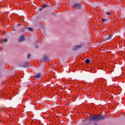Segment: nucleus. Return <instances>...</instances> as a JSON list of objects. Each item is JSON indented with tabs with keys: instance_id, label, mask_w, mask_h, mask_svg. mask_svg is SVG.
I'll list each match as a JSON object with an SVG mask.
<instances>
[{
	"instance_id": "1",
	"label": "nucleus",
	"mask_w": 125,
	"mask_h": 125,
	"mask_svg": "<svg viewBox=\"0 0 125 125\" xmlns=\"http://www.w3.org/2000/svg\"><path fill=\"white\" fill-rule=\"evenodd\" d=\"M106 117L104 115H96L95 116L90 117V120L91 121H94V122H98V121H102L105 120Z\"/></svg>"
},
{
	"instance_id": "2",
	"label": "nucleus",
	"mask_w": 125,
	"mask_h": 125,
	"mask_svg": "<svg viewBox=\"0 0 125 125\" xmlns=\"http://www.w3.org/2000/svg\"><path fill=\"white\" fill-rule=\"evenodd\" d=\"M73 5L77 9H82V8H83V6H82L81 3H76L74 4Z\"/></svg>"
},
{
	"instance_id": "3",
	"label": "nucleus",
	"mask_w": 125,
	"mask_h": 125,
	"mask_svg": "<svg viewBox=\"0 0 125 125\" xmlns=\"http://www.w3.org/2000/svg\"><path fill=\"white\" fill-rule=\"evenodd\" d=\"M112 38H113V34H110L107 38H104L103 39V42H109V41H111L112 39Z\"/></svg>"
},
{
	"instance_id": "4",
	"label": "nucleus",
	"mask_w": 125,
	"mask_h": 125,
	"mask_svg": "<svg viewBox=\"0 0 125 125\" xmlns=\"http://www.w3.org/2000/svg\"><path fill=\"white\" fill-rule=\"evenodd\" d=\"M48 62L49 61V58L47 56H44L42 59L41 60V62Z\"/></svg>"
},
{
	"instance_id": "5",
	"label": "nucleus",
	"mask_w": 125,
	"mask_h": 125,
	"mask_svg": "<svg viewBox=\"0 0 125 125\" xmlns=\"http://www.w3.org/2000/svg\"><path fill=\"white\" fill-rule=\"evenodd\" d=\"M82 47H83L82 45H75L73 47V50H78V49H80V48H82Z\"/></svg>"
},
{
	"instance_id": "6",
	"label": "nucleus",
	"mask_w": 125,
	"mask_h": 125,
	"mask_svg": "<svg viewBox=\"0 0 125 125\" xmlns=\"http://www.w3.org/2000/svg\"><path fill=\"white\" fill-rule=\"evenodd\" d=\"M24 41H25V36L21 35L19 39V42H24Z\"/></svg>"
},
{
	"instance_id": "7",
	"label": "nucleus",
	"mask_w": 125,
	"mask_h": 125,
	"mask_svg": "<svg viewBox=\"0 0 125 125\" xmlns=\"http://www.w3.org/2000/svg\"><path fill=\"white\" fill-rule=\"evenodd\" d=\"M20 66L24 67V68H27V67L29 66V62H24L23 64H21Z\"/></svg>"
},
{
	"instance_id": "8",
	"label": "nucleus",
	"mask_w": 125,
	"mask_h": 125,
	"mask_svg": "<svg viewBox=\"0 0 125 125\" xmlns=\"http://www.w3.org/2000/svg\"><path fill=\"white\" fill-rule=\"evenodd\" d=\"M41 77H42V74L41 73H38L35 75V78H36L37 79H40Z\"/></svg>"
},
{
	"instance_id": "9",
	"label": "nucleus",
	"mask_w": 125,
	"mask_h": 125,
	"mask_svg": "<svg viewBox=\"0 0 125 125\" xmlns=\"http://www.w3.org/2000/svg\"><path fill=\"white\" fill-rule=\"evenodd\" d=\"M106 14H107V15H111V13L109 12H105L104 13V16H106Z\"/></svg>"
},
{
	"instance_id": "10",
	"label": "nucleus",
	"mask_w": 125,
	"mask_h": 125,
	"mask_svg": "<svg viewBox=\"0 0 125 125\" xmlns=\"http://www.w3.org/2000/svg\"><path fill=\"white\" fill-rule=\"evenodd\" d=\"M85 62L86 64H89V63H90V60L87 59L85 60Z\"/></svg>"
},
{
	"instance_id": "11",
	"label": "nucleus",
	"mask_w": 125,
	"mask_h": 125,
	"mask_svg": "<svg viewBox=\"0 0 125 125\" xmlns=\"http://www.w3.org/2000/svg\"><path fill=\"white\" fill-rule=\"evenodd\" d=\"M27 29L29 30V31H31V32H33V31H34V29H33L32 27H29L27 28Z\"/></svg>"
},
{
	"instance_id": "12",
	"label": "nucleus",
	"mask_w": 125,
	"mask_h": 125,
	"mask_svg": "<svg viewBox=\"0 0 125 125\" xmlns=\"http://www.w3.org/2000/svg\"><path fill=\"white\" fill-rule=\"evenodd\" d=\"M46 7H48V4H45L42 6V8H45Z\"/></svg>"
},
{
	"instance_id": "13",
	"label": "nucleus",
	"mask_w": 125,
	"mask_h": 125,
	"mask_svg": "<svg viewBox=\"0 0 125 125\" xmlns=\"http://www.w3.org/2000/svg\"><path fill=\"white\" fill-rule=\"evenodd\" d=\"M124 17H125V16H124V14L121 13L120 14V18H121V19H123V18H124Z\"/></svg>"
},
{
	"instance_id": "14",
	"label": "nucleus",
	"mask_w": 125,
	"mask_h": 125,
	"mask_svg": "<svg viewBox=\"0 0 125 125\" xmlns=\"http://www.w3.org/2000/svg\"><path fill=\"white\" fill-rule=\"evenodd\" d=\"M102 20L103 22H106V21H108V20H107L106 19H103Z\"/></svg>"
},
{
	"instance_id": "15",
	"label": "nucleus",
	"mask_w": 125,
	"mask_h": 125,
	"mask_svg": "<svg viewBox=\"0 0 125 125\" xmlns=\"http://www.w3.org/2000/svg\"><path fill=\"white\" fill-rule=\"evenodd\" d=\"M30 57H31V54H30V53L28 54V55H27L28 59H30Z\"/></svg>"
},
{
	"instance_id": "16",
	"label": "nucleus",
	"mask_w": 125,
	"mask_h": 125,
	"mask_svg": "<svg viewBox=\"0 0 125 125\" xmlns=\"http://www.w3.org/2000/svg\"><path fill=\"white\" fill-rule=\"evenodd\" d=\"M7 39H5L3 40V42H7Z\"/></svg>"
},
{
	"instance_id": "17",
	"label": "nucleus",
	"mask_w": 125,
	"mask_h": 125,
	"mask_svg": "<svg viewBox=\"0 0 125 125\" xmlns=\"http://www.w3.org/2000/svg\"><path fill=\"white\" fill-rule=\"evenodd\" d=\"M42 9H43V8H41L39 9V11H42Z\"/></svg>"
},
{
	"instance_id": "18",
	"label": "nucleus",
	"mask_w": 125,
	"mask_h": 125,
	"mask_svg": "<svg viewBox=\"0 0 125 125\" xmlns=\"http://www.w3.org/2000/svg\"><path fill=\"white\" fill-rule=\"evenodd\" d=\"M21 33H23L24 34V33H25V31H24L23 30H21Z\"/></svg>"
},
{
	"instance_id": "19",
	"label": "nucleus",
	"mask_w": 125,
	"mask_h": 125,
	"mask_svg": "<svg viewBox=\"0 0 125 125\" xmlns=\"http://www.w3.org/2000/svg\"><path fill=\"white\" fill-rule=\"evenodd\" d=\"M38 47H39V46L38 45H36V48H38Z\"/></svg>"
},
{
	"instance_id": "20",
	"label": "nucleus",
	"mask_w": 125,
	"mask_h": 125,
	"mask_svg": "<svg viewBox=\"0 0 125 125\" xmlns=\"http://www.w3.org/2000/svg\"><path fill=\"white\" fill-rule=\"evenodd\" d=\"M24 29H27V27H24Z\"/></svg>"
},
{
	"instance_id": "21",
	"label": "nucleus",
	"mask_w": 125,
	"mask_h": 125,
	"mask_svg": "<svg viewBox=\"0 0 125 125\" xmlns=\"http://www.w3.org/2000/svg\"><path fill=\"white\" fill-rule=\"evenodd\" d=\"M20 24H18V26H20Z\"/></svg>"
},
{
	"instance_id": "22",
	"label": "nucleus",
	"mask_w": 125,
	"mask_h": 125,
	"mask_svg": "<svg viewBox=\"0 0 125 125\" xmlns=\"http://www.w3.org/2000/svg\"><path fill=\"white\" fill-rule=\"evenodd\" d=\"M8 20H9V17H8Z\"/></svg>"
}]
</instances>
